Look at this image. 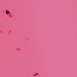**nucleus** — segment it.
<instances>
[{
  "label": "nucleus",
  "mask_w": 77,
  "mask_h": 77,
  "mask_svg": "<svg viewBox=\"0 0 77 77\" xmlns=\"http://www.w3.org/2000/svg\"><path fill=\"white\" fill-rule=\"evenodd\" d=\"M5 13L6 14H7V15H9L8 14H10V12H9L8 10H7L6 11Z\"/></svg>",
  "instance_id": "obj_1"
},
{
  "label": "nucleus",
  "mask_w": 77,
  "mask_h": 77,
  "mask_svg": "<svg viewBox=\"0 0 77 77\" xmlns=\"http://www.w3.org/2000/svg\"><path fill=\"white\" fill-rule=\"evenodd\" d=\"M36 74H38V73H36Z\"/></svg>",
  "instance_id": "obj_2"
}]
</instances>
